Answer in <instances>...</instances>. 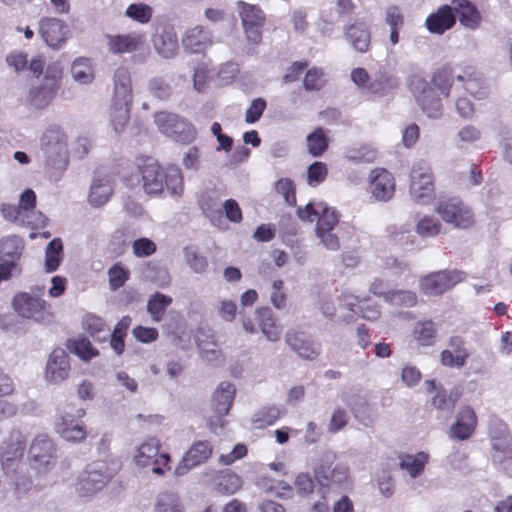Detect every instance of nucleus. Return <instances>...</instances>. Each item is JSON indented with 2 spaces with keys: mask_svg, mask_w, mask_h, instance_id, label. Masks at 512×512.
I'll use <instances>...</instances> for the list:
<instances>
[{
  "mask_svg": "<svg viewBox=\"0 0 512 512\" xmlns=\"http://www.w3.org/2000/svg\"><path fill=\"white\" fill-rule=\"evenodd\" d=\"M57 92L58 89L42 81L39 85L31 88L28 100L35 108H45L52 102Z\"/></svg>",
  "mask_w": 512,
  "mask_h": 512,
  "instance_id": "nucleus-37",
  "label": "nucleus"
},
{
  "mask_svg": "<svg viewBox=\"0 0 512 512\" xmlns=\"http://www.w3.org/2000/svg\"><path fill=\"white\" fill-rule=\"evenodd\" d=\"M39 34L52 49H62L71 37L67 23L56 17H43L39 21Z\"/></svg>",
  "mask_w": 512,
  "mask_h": 512,
  "instance_id": "nucleus-14",
  "label": "nucleus"
},
{
  "mask_svg": "<svg viewBox=\"0 0 512 512\" xmlns=\"http://www.w3.org/2000/svg\"><path fill=\"white\" fill-rule=\"evenodd\" d=\"M105 469L106 466L103 463L88 466L75 484L77 494L80 497H90L100 491L110 479V474Z\"/></svg>",
  "mask_w": 512,
  "mask_h": 512,
  "instance_id": "nucleus-13",
  "label": "nucleus"
},
{
  "mask_svg": "<svg viewBox=\"0 0 512 512\" xmlns=\"http://www.w3.org/2000/svg\"><path fill=\"white\" fill-rule=\"evenodd\" d=\"M476 424L475 411L469 406L463 407L457 415L455 424L451 427V433L459 440H466L473 434Z\"/></svg>",
  "mask_w": 512,
  "mask_h": 512,
  "instance_id": "nucleus-31",
  "label": "nucleus"
},
{
  "mask_svg": "<svg viewBox=\"0 0 512 512\" xmlns=\"http://www.w3.org/2000/svg\"><path fill=\"white\" fill-rule=\"evenodd\" d=\"M275 190L282 195L285 202L289 205L296 204L295 185L289 178H282L276 182Z\"/></svg>",
  "mask_w": 512,
  "mask_h": 512,
  "instance_id": "nucleus-58",
  "label": "nucleus"
},
{
  "mask_svg": "<svg viewBox=\"0 0 512 512\" xmlns=\"http://www.w3.org/2000/svg\"><path fill=\"white\" fill-rule=\"evenodd\" d=\"M71 76L81 85L91 84L95 79V66L87 57H78L71 64Z\"/></svg>",
  "mask_w": 512,
  "mask_h": 512,
  "instance_id": "nucleus-35",
  "label": "nucleus"
},
{
  "mask_svg": "<svg viewBox=\"0 0 512 512\" xmlns=\"http://www.w3.org/2000/svg\"><path fill=\"white\" fill-rule=\"evenodd\" d=\"M155 51L165 59L175 57L178 52V38L173 27L160 26L152 38Z\"/></svg>",
  "mask_w": 512,
  "mask_h": 512,
  "instance_id": "nucleus-22",
  "label": "nucleus"
},
{
  "mask_svg": "<svg viewBox=\"0 0 512 512\" xmlns=\"http://www.w3.org/2000/svg\"><path fill=\"white\" fill-rule=\"evenodd\" d=\"M449 349L441 352V363L448 367H463L471 355L461 336H452L448 342Z\"/></svg>",
  "mask_w": 512,
  "mask_h": 512,
  "instance_id": "nucleus-24",
  "label": "nucleus"
},
{
  "mask_svg": "<svg viewBox=\"0 0 512 512\" xmlns=\"http://www.w3.org/2000/svg\"><path fill=\"white\" fill-rule=\"evenodd\" d=\"M12 305L21 317L33 319L36 322H44L49 319L46 302L28 293L15 295Z\"/></svg>",
  "mask_w": 512,
  "mask_h": 512,
  "instance_id": "nucleus-17",
  "label": "nucleus"
},
{
  "mask_svg": "<svg viewBox=\"0 0 512 512\" xmlns=\"http://www.w3.org/2000/svg\"><path fill=\"white\" fill-rule=\"evenodd\" d=\"M212 452L213 446L209 441L194 442L176 467L175 474L183 476L189 470L206 462L211 457Z\"/></svg>",
  "mask_w": 512,
  "mask_h": 512,
  "instance_id": "nucleus-18",
  "label": "nucleus"
},
{
  "mask_svg": "<svg viewBox=\"0 0 512 512\" xmlns=\"http://www.w3.org/2000/svg\"><path fill=\"white\" fill-rule=\"evenodd\" d=\"M436 335L435 324L431 320L418 322L414 329L415 339L423 346L433 344Z\"/></svg>",
  "mask_w": 512,
  "mask_h": 512,
  "instance_id": "nucleus-51",
  "label": "nucleus"
},
{
  "mask_svg": "<svg viewBox=\"0 0 512 512\" xmlns=\"http://www.w3.org/2000/svg\"><path fill=\"white\" fill-rule=\"evenodd\" d=\"M125 16L140 24H147L153 16V9L145 3H132L125 10Z\"/></svg>",
  "mask_w": 512,
  "mask_h": 512,
  "instance_id": "nucleus-48",
  "label": "nucleus"
},
{
  "mask_svg": "<svg viewBox=\"0 0 512 512\" xmlns=\"http://www.w3.org/2000/svg\"><path fill=\"white\" fill-rule=\"evenodd\" d=\"M56 452V445L47 434L35 436L28 450L31 467L38 473H47L55 466Z\"/></svg>",
  "mask_w": 512,
  "mask_h": 512,
  "instance_id": "nucleus-7",
  "label": "nucleus"
},
{
  "mask_svg": "<svg viewBox=\"0 0 512 512\" xmlns=\"http://www.w3.org/2000/svg\"><path fill=\"white\" fill-rule=\"evenodd\" d=\"M160 442L156 438H148L136 450L134 461L141 467H152L155 474L163 475L165 469H169L170 456L167 453H159Z\"/></svg>",
  "mask_w": 512,
  "mask_h": 512,
  "instance_id": "nucleus-9",
  "label": "nucleus"
},
{
  "mask_svg": "<svg viewBox=\"0 0 512 512\" xmlns=\"http://www.w3.org/2000/svg\"><path fill=\"white\" fill-rule=\"evenodd\" d=\"M158 129L166 136L181 143H190L196 138V130L186 119L170 112L155 114Z\"/></svg>",
  "mask_w": 512,
  "mask_h": 512,
  "instance_id": "nucleus-8",
  "label": "nucleus"
},
{
  "mask_svg": "<svg viewBox=\"0 0 512 512\" xmlns=\"http://www.w3.org/2000/svg\"><path fill=\"white\" fill-rule=\"evenodd\" d=\"M464 280L459 270H443L431 273L420 279V290L428 296L442 295Z\"/></svg>",
  "mask_w": 512,
  "mask_h": 512,
  "instance_id": "nucleus-12",
  "label": "nucleus"
},
{
  "mask_svg": "<svg viewBox=\"0 0 512 512\" xmlns=\"http://www.w3.org/2000/svg\"><path fill=\"white\" fill-rule=\"evenodd\" d=\"M137 165L147 194L157 195L166 188L172 196L182 195L184 183L179 168L171 166L164 169L153 158H140Z\"/></svg>",
  "mask_w": 512,
  "mask_h": 512,
  "instance_id": "nucleus-1",
  "label": "nucleus"
},
{
  "mask_svg": "<svg viewBox=\"0 0 512 512\" xmlns=\"http://www.w3.org/2000/svg\"><path fill=\"white\" fill-rule=\"evenodd\" d=\"M398 85L396 78L386 75L378 74L371 78L367 84L366 93L376 96H384Z\"/></svg>",
  "mask_w": 512,
  "mask_h": 512,
  "instance_id": "nucleus-41",
  "label": "nucleus"
},
{
  "mask_svg": "<svg viewBox=\"0 0 512 512\" xmlns=\"http://www.w3.org/2000/svg\"><path fill=\"white\" fill-rule=\"evenodd\" d=\"M435 211L441 219L455 228L467 229L474 224L472 210L459 198H440Z\"/></svg>",
  "mask_w": 512,
  "mask_h": 512,
  "instance_id": "nucleus-6",
  "label": "nucleus"
},
{
  "mask_svg": "<svg viewBox=\"0 0 512 512\" xmlns=\"http://www.w3.org/2000/svg\"><path fill=\"white\" fill-rule=\"evenodd\" d=\"M200 206L207 215L220 211V197L215 191H207L200 198Z\"/></svg>",
  "mask_w": 512,
  "mask_h": 512,
  "instance_id": "nucleus-63",
  "label": "nucleus"
},
{
  "mask_svg": "<svg viewBox=\"0 0 512 512\" xmlns=\"http://www.w3.org/2000/svg\"><path fill=\"white\" fill-rule=\"evenodd\" d=\"M337 457L335 451L324 450L315 461L313 472L320 485L346 489L351 485L349 467L345 463H338L332 467Z\"/></svg>",
  "mask_w": 512,
  "mask_h": 512,
  "instance_id": "nucleus-3",
  "label": "nucleus"
},
{
  "mask_svg": "<svg viewBox=\"0 0 512 512\" xmlns=\"http://www.w3.org/2000/svg\"><path fill=\"white\" fill-rule=\"evenodd\" d=\"M236 388L230 382H222L219 384L213 394L212 407L214 412L223 417L227 415L232 406Z\"/></svg>",
  "mask_w": 512,
  "mask_h": 512,
  "instance_id": "nucleus-32",
  "label": "nucleus"
},
{
  "mask_svg": "<svg viewBox=\"0 0 512 512\" xmlns=\"http://www.w3.org/2000/svg\"><path fill=\"white\" fill-rule=\"evenodd\" d=\"M256 319L259 323L262 333L269 341H278L280 339L282 329L276 324V319L272 310L268 307L256 310Z\"/></svg>",
  "mask_w": 512,
  "mask_h": 512,
  "instance_id": "nucleus-34",
  "label": "nucleus"
},
{
  "mask_svg": "<svg viewBox=\"0 0 512 512\" xmlns=\"http://www.w3.org/2000/svg\"><path fill=\"white\" fill-rule=\"evenodd\" d=\"M83 328L97 341H105L110 335V329L105 321L94 314H87L84 317Z\"/></svg>",
  "mask_w": 512,
  "mask_h": 512,
  "instance_id": "nucleus-40",
  "label": "nucleus"
},
{
  "mask_svg": "<svg viewBox=\"0 0 512 512\" xmlns=\"http://www.w3.org/2000/svg\"><path fill=\"white\" fill-rule=\"evenodd\" d=\"M376 151L368 146L351 148L346 152V159L352 162L370 163L376 159Z\"/></svg>",
  "mask_w": 512,
  "mask_h": 512,
  "instance_id": "nucleus-55",
  "label": "nucleus"
},
{
  "mask_svg": "<svg viewBox=\"0 0 512 512\" xmlns=\"http://www.w3.org/2000/svg\"><path fill=\"white\" fill-rule=\"evenodd\" d=\"M112 191V184L108 177L94 178L90 188L89 203L95 207L104 205L110 199Z\"/></svg>",
  "mask_w": 512,
  "mask_h": 512,
  "instance_id": "nucleus-36",
  "label": "nucleus"
},
{
  "mask_svg": "<svg viewBox=\"0 0 512 512\" xmlns=\"http://www.w3.org/2000/svg\"><path fill=\"white\" fill-rule=\"evenodd\" d=\"M185 257L190 268L196 273H202L206 270L208 262L206 258L199 255L191 248H185Z\"/></svg>",
  "mask_w": 512,
  "mask_h": 512,
  "instance_id": "nucleus-61",
  "label": "nucleus"
},
{
  "mask_svg": "<svg viewBox=\"0 0 512 512\" xmlns=\"http://www.w3.org/2000/svg\"><path fill=\"white\" fill-rule=\"evenodd\" d=\"M47 218L38 210L30 209L22 213L20 225L31 228L45 226Z\"/></svg>",
  "mask_w": 512,
  "mask_h": 512,
  "instance_id": "nucleus-59",
  "label": "nucleus"
},
{
  "mask_svg": "<svg viewBox=\"0 0 512 512\" xmlns=\"http://www.w3.org/2000/svg\"><path fill=\"white\" fill-rule=\"evenodd\" d=\"M63 244L60 238H54L45 250V269L54 272L58 269L62 260Z\"/></svg>",
  "mask_w": 512,
  "mask_h": 512,
  "instance_id": "nucleus-43",
  "label": "nucleus"
},
{
  "mask_svg": "<svg viewBox=\"0 0 512 512\" xmlns=\"http://www.w3.org/2000/svg\"><path fill=\"white\" fill-rule=\"evenodd\" d=\"M307 147L309 153L315 157L325 152L328 147V142L322 129H316L307 136Z\"/></svg>",
  "mask_w": 512,
  "mask_h": 512,
  "instance_id": "nucleus-53",
  "label": "nucleus"
},
{
  "mask_svg": "<svg viewBox=\"0 0 512 512\" xmlns=\"http://www.w3.org/2000/svg\"><path fill=\"white\" fill-rule=\"evenodd\" d=\"M25 433L14 428L0 445V462L5 475L13 476L19 470L26 449Z\"/></svg>",
  "mask_w": 512,
  "mask_h": 512,
  "instance_id": "nucleus-4",
  "label": "nucleus"
},
{
  "mask_svg": "<svg viewBox=\"0 0 512 512\" xmlns=\"http://www.w3.org/2000/svg\"><path fill=\"white\" fill-rule=\"evenodd\" d=\"M70 371L69 358L65 350L54 349L48 359L45 378L48 382L57 384L65 380Z\"/></svg>",
  "mask_w": 512,
  "mask_h": 512,
  "instance_id": "nucleus-25",
  "label": "nucleus"
},
{
  "mask_svg": "<svg viewBox=\"0 0 512 512\" xmlns=\"http://www.w3.org/2000/svg\"><path fill=\"white\" fill-rule=\"evenodd\" d=\"M410 89L422 111L429 117L437 119L442 114V104L435 89L423 78L414 76Z\"/></svg>",
  "mask_w": 512,
  "mask_h": 512,
  "instance_id": "nucleus-11",
  "label": "nucleus"
},
{
  "mask_svg": "<svg viewBox=\"0 0 512 512\" xmlns=\"http://www.w3.org/2000/svg\"><path fill=\"white\" fill-rule=\"evenodd\" d=\"M129 270L120 263L114 264L108 270L109 286L112 291L121 288L129 279Z\"/></svg>",
  "mask_w": 512,
  "mask_h": 512,
  "instance_id": "nucleus-54",
  "label": "nucleus"
},
{
  "mask_svg": "<svg viewBox=\"0 0 512 512\" xmlns=\"http://www.w3.org/2000/svg\"><path fill=\"white\" fill-rule=\"evenodd\" d=\"M455 23L456 17L452 5H443L427 17L425 26L429 32L441 35L451 29Z\"/></svg>",
  "mask_w": 512,
  "mask_h": 512,
  "instance_id": "nucleus-28",
  "label": "nucleus"
},
{
  "mask_svg": "<svg viewBox=\"0 0 512 512\" xmlns=\"http://www.w3.org/2000/svg\"><path fill=\"white\" fill-rule=\"evenodd\" d=\"M130 105L131 103L127 102L112 101L110 117L113 128L117 133H121L128 123Z\"/></svg>",
  "mask_w": 512,
  "mask_h": 512,
  "instance_id": "nucleus-44",
  "label": "nucleus"
},
{
  "mask_svg": "<svg viewBox=\"0 0 512 512\" xmlns=\"http://www.w3.org/2000/svg\"><path fill=\"white\" fill-rule=\"evenodd\" d=\"M349 421V415L346 410L342 408H336L330 418L328 423V432L337 433L341 431Z\"/></svg>",
  "mask_w": 512,
  "mask_h": 512,
  "instance_id": "nucleus-60",
  "label": "nucleus"
},
{
  "mask_svg": "<svg viewBox=\"0 0 512 512\" xmlns=\"http://www.w3.org/2000/svg\"><path fill=\"white\" fill-rule=\"evenodd\" d=\"M171 303L172 298L170 296L156 292L148 300L147 311L150 313L154 321L159 322L162 319L166 308Z\"/></svg>",
  "mask_w": 512,
  "mask_h": 512,
  "instance_id": "nucleus-45",
  "label": "nucleus"
},
{
  "mask_svg": "<svg viewBox=\"0 0 512 512\" xmlns=\"http://www.w3.org/2000/svg\"><path fill=\"white\" fill-rule=\"evenodd\" d=\"M328 174V169L325 163L316 161L312 163L307 170V179L310 186H318L322 183Z\"/></svg>",
  "mask_w": 512,
  "mask_h": 512,
  "instance_id": "nucleus-56",
  "label": "nucleus"
},
{
  "mask_svg": "<svg viewBox=\"0 0 512 512\" xmlns=\"http://www.w3.org/2000/svg\"><path fill=\"white\" fill-rule=\"evenodd\" d=\"M24 249L23 240L18 236H8L0 241V259L16 261L21 258Z\"/></svg>",
  "mask_w": 512,
  "mask_h": 512,
  "instance_id": "nucleus-39",
  "label": "nucleus"
},
{
  "mask_svg": "<svg viewBox=\"0 0 512 512\" xmlns=\"http://www.w3.org/2000/svg\"><path fill=\"white\" fill-rule=\"evenodd\" d=\"M409 194L417 204L427 205L435 198L434 177L431 167L423 161L413 165L410 172Z\"/></svg>",
  "mask_w": 512,
  "mask_h": 512,
  "instance_id": "nucleus-5",
  "label": "nucleus"
},
{
  "mask_svg": "<svg viewBox=\"0 0 512 512\" xmlns=\"http://www.w3.org/2000/svg\"><path fill=\"white\" fill-rule=\"evenodd\" d=\"M428 459V454L424 452H419L415 455H404L400 459V467L406 470L412 478H416L424 470Z\"/></svg>",
  "mask_w": 512,
  "mask_h": 512,
  "instance_id": "nucleus-42",
  "label": "nucleus"
},
{
  "mask_svg": "<svg viewBox=\"0 0 512 512\" xmlns=\"http://www.w3.org/2000/svg\"><path fill=\"white\" fill-rule=\"evenodd\" d=\"M63 76V67L60 61L50 63L45 71L42 81L59 90Z\"/></svg>",
  "mask_w": 512,
  "mask_h": 512,
  "instance_id": "nucleus-57",
  "label": "nucleus"
},
{
  "mask_svg": "<svg viewBox=\"0 0 512 512\" xmlns=\"http://www.w3.org/2000/svg\"><path fill=\"white\" fill-rule=\"evenodd\" d=\"M442 225L440 221L429 215L421 217L416 224V232L421 237H435L441 232Z\"/></svg>",
  "mask_w": 512,
  "mask_h": 512,
  "instance_id": "nucleus-49",
  "label": "nucleus"
},
{
  "mask_svg": "<svg viewBox=\"0 0 512 512\" xmlns=\"http://www.w3.org/2000/svg\"><path fill=\"white\" fill-rule=\"evenodd\" d=\"M285 341L302 358L313 360L320 354L321 345L310 340L304 332L288 331Z\"/></svg>",
  "mask_w": 512,
  "mask_h": 512,
  "instance_id": "nucleus-26",
  "label": "nucleus"
},
{
  "mask_svg": "<svg viewBox=\"0 0 512 512\" xmlns=\"http://www.w3.org/2000/svg\"><path fill=\"white\" fill-rule=\"evenodd\" d=\"M113 82L114 94L112 101L131 103L132 83L129 70L124 67L117 68L113 76Z\"/></svg>",
  "mask_w": 512,
  "mask_h": 512,
  "instance_id": "nucleus-33",
  "label": "nucleus"
},
{
  "mask_svg": "<svg viewBox=\"0 0 512 512\" xmlns=\"http://www.w3.org/2000/svg\"><path fill=\"white\" fill-rule=\"evenodd\" d=\"M202 477L205 483L213 485L222 494H234L243 486L242 478L230 470H211L203 473Z\"/></svg>",
  "mask_w": 512,
  "mask_h": 512,
  "instance_id": "nucleus-20",
  "label": "nucleus"
},
{
  "mask_svg": "<svg viewBox=\"0 0 512 512\" xmlns=\"http://www.w3.org/2000/svg\"><path fill=\"white\" fill-rule=\"evenodd\" d=\"M425 389L428 393L435 392V395L432 398V405L441 411L451 412L458 399L460 398V393L457 389L446 392L442 387H438L434 380H426Z\"/></svg>",
  "mask_w": 512,
  "mask_h": 512,
  "instance_id": "nucleus-29",
  "label": "nucleus"
},
{
  "mask_svg": "<svg viewBox=\"0 0 512 512\" xmlns=\"http://www.w3.org/2000/svg\"><path fill=\"white\" fill-rule=\"evenodd\" d=\"M404 21V14L398 6L392 5L387 7L385 11V23L390 28H402Z\"/></svg>",
  "mask_w": 512,
  "mask_h": 512,
  "instance_id": "nucleus-64",
  "label": "nucleus"
},
{
  "mask_svg": "<svg viewBox=\"0 0 512 512\" xmlns=\"http://www.w3.org/2000/svg\"><path fill=\"white\" fill-rule=\"evenodd\" d=\"M239 15L246 34V38L253 44L262 39V28L265 24V14L257 5L239 2Z\"/></svg>",
  "mask_w": 512,
  "mask_h": 512,
  "instance_id": "nucleus-16",
  "label": "nucleus"
},
{
  "mask_svg": "<svg viewBox=\"0 0 512 512\" xmlns=\"http://www.w3.org/2000/svg\"><path fill=\"white\" fill-rule=\"evenodd\" d=\"M345 35L358 52H367L370 46V32L363 24L348 26Z\"/></svg>",
  "mask_w": 512,
  "mask_h": 512,
  "instance_id": "nucleus-38",
  "label": "nucleus"
},
{
  "mask_svg": "<svg viewBox=\"0 0 512 512\" xmlns=\"http://www.w3.org/2000/svg\"><path fill=\"white\" fill-rule=\"evenodd\" d=\"M108 51L114 55L136 52L144 43V35L137 32L106 35Z\"/></svg>",
  "mask_w": 512,
  "mask_h": 512,
  "instance_id": "nucleus-21",
  "label": "nucleus"
},
{
  "mask_svg": "<svg viewBox=\"0 0 512 512\" xmlns=\"http://www.w3.org/2000/svg\"><path fill=\"white\" fill-rule=\"evenodd\" d=\"M40 153L46 170L56 179L69 164L68 138L58 126L47 128L40 138Z\"/></svg>",
  "mask_w": 512,
  "mask_h": 512,
  "instance_id": "nucleus-2",
  "label": "nucleus"
},
{
  "mask_svg": "<svg viewBox=\"0 0 512 512\" xmlns=\"http://www.w3.org/2000/svg\"><path fill=\"white\" fill-rule=\"evenodd\" d=\"M324 73L319 68H312L310 69L304 78V88L306 90H319L324 85V79H323Z\"/></svg>",
  "mask_w": 512,
  "mask_h": 512,
  "instance_id": "nucleus-62",
  "label": "nucleus"
},
{
  "mask_svg": "<svg viewBox=\"0 0 512 512\" xmlns=\"http://www.w3.org/2000/svg\"><path fill=\"white\" fill-rule=\"evenodd\" d=\"M370 191L378 201L390 200L395 192V182L392 174L384 169H374L370 173Z\"/></svg>",
  "mask_w": 512,
  "mask_h": 512,
  "instance_id": "nucleus-23",
  "label": "nucleus"
},
{
  "mask_svg": "<svg viewBox=\"0 0 512 512\" xmlns=\"http://www.w3.org/2000/svg\"><path fill=\"white\" fill-rule=\"evenodd\" d=\"M492 459L503 464L512 461V434L504 424H499L491 431Z\"/></svg>",
  "mask_w": 512,
  "mask_h": 512,
  "instance_id": "nucleus-19",
  "label": "nucleus"
},
{
  "mask_svg": "<svg viewBox=\"0 0 512 512\" xmlns=\"http://www.w3.org/2000/svg\"><path fill=\"white\" fill-rule=\"evenodd\" d=\"M385 301L398 306L412 307L417 303V296L409 290L387 291Z\"/></svg>",
  "mask_w": 512,
  "mask_h": 512,
  "instance_id": "nucleus-52",
  "label": "nucleus"
},
{
  "mask_svg": "<svg viewBox=\"0 0 512 512\" xmlns=\"http://www.w3.org/2000/svg\"><path fill=\"white\" fill-rule=\"evenodd\" d=\"M182 43L186 51L202 53L212 44L211 33L203 26H196L185 33Z\"/></svg>",
  "mask_w": 512,
  "mask_h": 512,
  "instance_id": "nucleus-30",
  "label": "nucleus"
},
{
  "mask_svg": "<svg viewBox=\"0 0 512 512\" xmlns=\"http://www.w3.org/2000/svg\"><path fill=\"white\" fill-rule=\"evenodd\" d=\"M155 511L184 512L179 496L171 492H166L159 495L155 505Z\"/></svg>",
  "mask_w": 512,
  "mask_h": 512,
  "instance_id": "nucleus-50",
  "label": "nucleus"
},
{
  "mask_svg": "<svg viewBox=\"0 0 512 512\" xmlns=\"http://www.w3.org/2000/svg\"><path fill=\"white\" fill-rule=\"evenodd\" d=\"M69 350L84 361H89L98 355V351L85 337H77L68 341Z\"/></svg>",
  "mask_w": 512,
  "mask_h": 512,
  "instance_id": "nucleus-46",
  "label": "nucleus"
},
{
  "mask_svg": "<svg viewBox=\"0 0 512 512\" xmlns=\"http://www.w3.org/2000/svg\"><path fill=\"white\" fill-rule=\"evenodd\" d=\"M297 215L302 220H317L316 231L334 230L339 221L337 212L323 202L308 203L304 208L297 210Z\"/></svg>",
  "mask_w": 512,
  "mask_h": 512,
  "instance_id": "nucleus-15",
  "label": "nucleus"
},
{
  "mask_svg": "<svg viewBox=\"0 0 512 512\" xmlns=\"http://www.w3.org/2000/svg\"><path fill=\"white\" fill-rule=\"evenodd\" d=\"M86 415V411L79 408L75 413L67 411L59 414L55 421V431L67 442L81 443L87 438L86 426L83 422L76 421Z\"/></svg>",
  "mask_w": 512,
  "mask_h": 512,
  "instance_id": "nucleus-10",
  "label": "nucleus"
},
{
  "mask_svg": "<svg viewBox=\"0 0 512 512\" xmlns=\"http://www.w3.org/2000/svg\"><path fill=\"white\" fill-rule=\"evenodd\" d=\"M282 414V410L277 406L263 407L254 414L252 421L255 428L261 429L274 424Z\"/></svg>",
  "mask_w": 512,
  "mask_h": 512,
  "instance_id": "nucleus-47",
  "label": "nucleus"
},
{
  "mask_svg": "<svg viewBox=\"0 0 512 512\" xmlns=\"http://www.w3.org/2000/svg\"><path fill=\"white\" fill-rule=\"evenodd\" d=\"M451 4L455 17L462 26L473 31L481 26L482 15L471 1L452 0Z\"/></svg>",
  "mask_w": 512,
  "mask_h": 512,
  "instance_id": "nucleus-27",
  "label": "nucleus"
}]
</instances>
